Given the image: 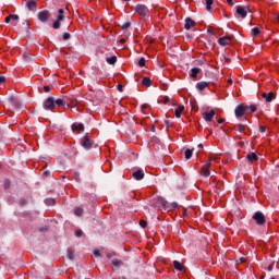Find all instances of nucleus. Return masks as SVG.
Wrapping results in <instances>:
<instances>
[{
  "mask_svg": "<svg viewBox=\"0 0 279 279\" xmlns=\"http://www.w3.org/2000/svg\"><path fill=\"white\" fill-rule=\"evenodd\" d=\"M153 206H155V208H165V210H167V208H169V203L162 197V196H157L154 199Z\"/></svg>",
  "mask_w": 279,
  "mask_h": 279,
  "instance_id": "obj_1",
  "label": "nucleus"
},
{
  "mask_svg": "<svg viewBox=\"0 0 279 279\" xmlns=\"http://www.w3.org/2000/svg\"><path fill=\"white\" fill-rule=\"evenodd\" d=\"M53 108H56V98H53V96H50L44 101V109L53 110Z\"/></svg>",
  "mask_w": 279,
  "mask_h": 279,
  "instance_id": "obj_2",
  "label": "nucleus"
},
{
  "mask_svg": "<svg viewBox=\"0 0 279 279\" xmlns=\"http://www.w3.org/2000/svg\"><path fill=\"white\" fill-rule=\"evenodd\" d=\"M247 110H250V107L239 105L234 110V114H235L236 119H241V117H243V114H245V112H247Z\"/></svg>",
  "mask_w": 279,
  "mask_h": 279,
  "instance_id": "obj_3",
  "label": "nucleus"
},
{
  "mask_svg": "<svg viewBox=\"0 0 279 279\" xmlns=\"http://www.w3.org/2000/svg\"><path fill=\"white\" fill-rule=\"evenodd\" d=\"M135 12L140 16H147V14H149V9L145 4H137L135 7Z\"/></svg>",
  "mask_w": 279,
  "mask_h": 279,
  "instance_id": "obj_4",
  "label": "nucleus"
},
{
  "mask_svg": "<svg viewBox=\"0 0 279 279\" xmlns=\"http://www.w3.org/2000/svg\"><path fill=\"white\" fill-rule=\"evenodd\" d=\"M247 12H252L250 10V7H247V5H245V7L238 5L236 7V14H239L241 16V19H245L247 16Z\"/></svg>",
  "mask_w": 279,
  "mask_h": 279,
  "instance_id": "obj_5",
  "label": "nucleus"
},
{
  "mask_svg": "<svg viewBox=\"0 0 279 279\" xmlns=\"http://www.w3.org/2000/svg\"><path fill=\"white\" fill-rule=\"evenodd\" d=\"M254 221L257 223V226H263L265 223V215L260 211H257L253 215Z\"/></svg>",
  "mask_w": 279,
  "mask_h": 279,
  "instance_id": "obj_6",
  "label": "nucleus"
},
{
  "mask_svg": "<svg viewBox=\"0 0 279 279\" xmlns=\"http://www.w3.org/2000/svg\"><path fill=\"white\" fill-rule=\"evenodd\" d=\"M37 19H38V21H40V23H49V11L44 10V11L39 12L37 14Z\"/></svg>",
  "mask_w": 279,
  "mask_h": 279,
  "instance_id": "obj_7",
  "label": "nucleus"
},
{
  "mask_svg": "<svg viewBox=\"0 0 279 279\" xmlns=\"http://www.w3.org/2000/svg\"><path fill=\"white\" fill-rule=\"evenodd\" d=\"M82 147H84V149H90L93 147V142L90 141V136H88V134L83 137Z\"/></svg>",
  "mask_w": 279,
  "mask_h": 279,
  "instance_id": "obj_8",
  "label": "nucleus"
},
{
  "mask_svg": "<svg viewBox=\"0 0 279 279\" xmlns=\"http://www.w3.org/2000/svg\"><path fill=\"white\" fill-rule=\"evenodd\" d=\"M203 119H205V121L207 123H210V121H213V119H215V110H210V112L205 111L202 113Z\"/></svg>",
  "mask_w": 279,
  "mask_h": 279,
  "instance_id": "obj_9",
  "label": "nucleus"
},
{
  "mask_svg": "<svg viewBox=\"0 0 279 279\" xmlns=\"http://www.w3.org/2000/svg\"><path fill=\"white\" fill-rule=\"evenodd\" d=\"M230 40H232V36H225L218 39V45L220 47H228L230 45Z\"/></svg>",
  "mask_w": 279,
  "mask_h": 279,
  "instance_id": "obj_10",
  "label": "nucleus"
},
{
  "mask_svg": "<svg viewBox=\"0 0 279 279\" xmlns=\"http://www.w3.org/2000/svg\"><path fill=\"white\" fill-rule=\"evenodd\" d=\"M210 161H208L207 163H205L202 168V175L204 178H209L210 175Z\"/></svg>",
  "mask_w": 279,
  "mask_h": 279,
  "instance_id": "obj_11",
  "label": "nucleus"
},
{
  "mask_svg": "<svg viewBox=\"0 0 279 279\" xmlns=\"http://www.w3.org/2000/svg\"><path fill=\"white\" fill-rule=\"evenodd\" d=\"M263 99H265V101H267V104H271V101H274V99H276V96L274 95L272 92L267 93H263L262 94Z\"/></svg>",
  "mask_w": 279,
  "mask_h": 279,
  "instance_id": "obj_12",
  "label": "nucleus"
},
{
  "mask_svg": "<svg viewBox=\"0 0 279 279\" xmlns=\"http://www.w3.org/2000/svg\"><path fill=\"white\" fill-rule=\"evenodd\" d=\"M132 178H134V180L141 181V180H143V178H145V172H143V170L138 169V170L132 172Z\"/></svg>",
  "mask_w": 279,
  "mask_h": 279,
  "instance_id": "obj_13",
  "label": "nucleus"
},
{
  "mask_svg": "<svg viewBox=\"0 0 279 279\" xmlns=\"http://www.w3.org/2000/svg\"><path fill=\"white\" fill-rule=\"evenodd\" d=\"M191 27H195V21L191 17L185 19L184 29H191Z\"/></svg>",
  "mask_w": 279,
  "mask_h": 279,
  "instance_id": "obj_14",
  "label": "nucleus"
},
{
  "mask_svg": "<svg viewBox=\"0 0 279 279\" xmlns=\"http://www.w3.org/2000/svg\"><path fill=\"white\" fill-rule=\"evenodd\" d=\"M201 72H202V69H199V68H192L191 69V73H190V77L195 80V78H197V74H199Z\"/></svg>",
  "mask_w": 279,
  "mask_h": 279,
  "instance_id": "obj_15",
  "label": "nucleus"
},
{
  "mask_svg": "<svg viewBox=\"0 0 279 279\" xmlns=\"http://www.w3.org/2000/svg\"><path fill=\"white\" fill-rule=\"evenodd\" d=\"M72 132H75L76 130L78 131V132H84V124L83 123H73L72 124Z\"/></svg>",
  "mask_w": 279,
  "mask_h": 279,
  "instance_id": "obj_16",
  "label": "nucleus"
},
{
  "mask_svg": "<svg viewBox=\"0 0 279 279\" xmlns=\"http://www.w3.org/2000/svg\"><path fill=\"white\" fill-rule=\"evenodd\" d=\"M182 112H184V106L181 105L174 110V114L177 119H180L182 117Z\"/></svg>",
  "mask_w": 279,
  "mask_h": 279,
  "instance_id": "obj_17",
  "label": "nucleus"
},
{
  "mask_svg": "<svg viewBox=\"0 0 279 279\" xmlns=\"http://www.w3.org/2000/svg\"><path fill=\"white\" fill-rule=\"evenodd\" d=\"M196 88L197 90H205L206 88H208V82H198L196 84Z\"/></svg>",
  "mask_w": 279,
  "mask_h": 279,
  "instance_id": "obj_18",
  "label": "nucleus"
},
{
  "mask_svg": "<svg viewBox=\"0 0 279 279\" xmlns=\"http://www.w3.org/2000/svg\"><path fill=\"white\" fill-rule=\"evenodd\" d=\"M120 267H123V262L120 259H112V268L119 269Z\"/></svg>",
  "mask_w": 279,
  "mask_h": 279,
  "instance_id": "obj_19",
  "label": "nucleus"
},
{
  "mask_svg": "<svg viewBox=\"0 0 279 279\" xmlns=\"http://www.w3.org/2000/svg\"><path fill=\"white\" fill-rule=\"evenodd\" d=\"M250 162H256L258 160V155L256 153H251L246 156Z\"/></svg>",
  "mask_w": 279,
  "mask_h": 279,
  "instance_id": "obj_20",
  "label": "nucleus"
},
{
  "mask_svg": "<svg viewBox=\"0 0 279 279\" xmlns=\"http://www.w3.org/2000/svg\"><path fill=\"white\" fill-rule=\"evenodd\" d=\"M26 8L28 9V10H36V1L35 0H28L27 2H26Z\"/></svg>",
  "mask_w": 279,
  "mask_h": 279,
  "instance_id": "obj_21",
  "label": "nucleus"
},
{
  "mask_svg": "<svg viewBox=\"0 0 279 279\" xmlns=\"http://www.w3.org/2000/svg\"><path fill=\"white\" fill-rule=\"evenodd\" d=\"M23 59L25 60V62H34V54H29L27 52L23 53Z\"/></svg>",
  "mask_w": 279,
  "mask_h": 279,
  "instance_id": "obj_22",
  "label": "nucleus"
},
{
  "mask_svg": "<svg viewBox=\"0 0 279 279\" xmlns=\"http://www.w3.org/2000/svg\"><path fill=\"white\" fill-rule=\"evenodd\" d=\"M142 85L146 86V88H149V86H151V80L149 77H144L142 80Z\"/></svg>",
  "mask_w": 279,
  "mask_h": 279,
  "instance_id": "obj_23",
  "label": "nucleus"
},
{
  "mask_svg": "<svg viewBox=\"0 0 279 279\" xmlns=\"http://www.w3.org/2000/svg\"><path fill=\"white\" fill-rule=\"evenodd\" d=\"M173 267H174V269H177V271H182V269H184L182 264H180V262H178V260L173 262Z\"/></svg>",
  "mask_w": 279,
  "mask_h": 279,
  "instance_id": "obj_24",
  "label": "nucleus"
},
{
  "mask_svg": "<svg viewBox=\"0 0 279 279\" xmlns=\"http://www.w3.org/2000/svg\"><path fill=\"white\" fill-rule=\"evenodd\" d=\"M106 62H108V64H117V56L108 57Z\"/></svg>",
  "mask_w": 279,
  "mask_h": 279,
  "instance_id": "obj_25",
  "label": "nucleus"
},
{
  "mask_svg": "<svg viewBox=\"0 0 279 279\" xmlns=\"http://www.w3.org/2000/svg\"><path fill=\"white\" fill-rule=\"evenodd\" d=\"M184 156L186 160H191L193 158V149H186Z\"/></svg>",
  "mask_w": 279,
  "mask_h": 279,
  "instance_id": "obj_26",
  "label": "nucleus"
},
{
  "mask_svg": "<svg viewBox=\"0 0 279 279\" xmlns=\"http://www.w3.org/2000/svg\"><path fill=\"white\" fill-rule=\"evenodd\" d=\"M74 215H75L76 217H82V215H84V209H82V207H76V208L74 209Z\"/></svg>",
  "mask_w": 279,
  "mask_h": 279,
  "instance_id": "obj_27",
  "label": "nucleus"
},
{
  "mask_svg": "<svg viewBox=\"0 0 279 279\" xmlns=\"http://www.w3.org/2000/svg\"><path fill=\"white\" fill-rule=\"evenodd\" d=\"M66 100L64 98L54 99V106H64Z\"/></svg>",
  "mask_w": 279,
  "mask_h": 279,
  "instance_id": "obj_28",
  "label": "nucleus"
},
{
  "mask_svg": "<svg viewBox=\"0 0 279 279\" xmlns=\"http://www.w3.org/2000/svg\"><path fill=\"white\" fill-rule=\"evenodd\" d=\"M260 35V29L258 27H255L251 31V36L254 38L256 36Z\"/></svg>",
  "mask_w": 279,
  "mask_h": 279,
  "instance_id": "obj_29",
  "label": "nucleus"
},
{
  "mask_svg": "<svg viewBox=\"0 0 279 279\" xmlns=\"http://www.w3.org/2000/svg\"><path fill=\"white\" fill-rule=\"evenodd\" d=\"M206 1V10L210 12L213 10V3H215V0H205Z\"/></svg>",
  "mask_w": 279,
  "mask_h": 279,
  "instance_id": "obj_30",
  "label": "nucleus"
},
{
  "mask_svg": "<svg viewBox=\"0 0 279 279\" xmlns=\"http://www.w3.org/2000/svg\"><path fill=\"white\" fill-rule=\"evenodd\" d=\"M45 204H46V206H54L56 199H53V198H46L45 199Z\"/></svg>",
  "mask_w": 279,
  "mask_h": 279,
  "instance_id": "obj_31",
  "label": "nucleus"
},
{
  "mask_svg": "<svg viewBox=\"0 0 279 279\" xmlns=\"http://www.w3.org/2000/svg\"><path fill=\"white\" fill-rule=\"evenodd\" d=\"M13 106L15 110H21V108H23V102H21V100H17Z\"/></svg>",
  "mask_w": 279,
  "mask_h": 279,
  "instance_id": "obj_32",
  "label": "nucleus"
},
{
  "mask_svg": "<svg viewBox=\"0 0 279 279\" xmlns=\"http://www.w3.org/2000/svg\"><path fill=\"white\" fill-rule=\"evenodd\" d=\"M73 178H74L75 182H78V183L82 182V178L80 177V172H74Z\"/></svg>",
  "mask_w": 279,
  "mask_h": 279,
  "instance_id": "obj_33",
  "label": "nucleus"
},
{
  "mask_svg": "<svg viewBox=\"0 0 279 279\" xmlns=\"http://www.w3.org/2000/svg\"><path fill=\"white\" fill-rule=\"evenodd\" d=\"M130 27H132V23L125 22V23L121 26V29L125 31V29H130Z\"/></svg>",
  "mask_w": 279,
  "mask_h": 279,
  "instance_id": "obj_34",
  "label": "nucleus"
},
{
  "mask_svg": "<svg viewBox=\"0 0 279 279\" xmlns=\"http://www.w3.org/2000/svg\"><path fill=\"white\" fill-rule=\"evenodd\" d=\"M68 258L69 260H75V255H73V252H71V250H68Z\"/></svg>",
  "mask_w": 279,
  "mask_h": 279,
  "instance_id": "obj_35",
  "label": "nucleus"
},
{
  "mask_svg": "<svg viewBox=\"0 0 279 279\" xmlns=\"http://www.w3.org/2000/svg\"><path fill=\"white\" fill-rule=\"evenodd\" d=\"M17 100H19V98H16L15 96L9 97V101H10V104H12V106L15 105Z\"/></svg>",
  "mask_w": 279,
  "mask_h": 279,
  "instance_id": "obj_36",
  "label": "nucleus"
},
{
  "mask_svg": "<svg viewBox=\"0 0 279 279\" xmlns=\"http://www.w3.org/2000/svg\"><path fill=\"white\" fill-rule=\"evenodd\" d=\"M235 128H236L238 132H244L245 131V125H243V124H238V125H235Z\"/></svg>",
  "mask_w": 279,
  "mask_h": 279,
  "instance_id": "obj_37",
  "label": "nucleus"
},
{
  "mask_svg": "<svg viewBox=\"0 0 279 279\" xmlns=\"http://www.w3.org/2000/svg\"><path fill=\"white\" fill-rule=\"evenodd\" d=\"M60 23L61 22H58V20H56L52 24L53 29H60Z\"/></svg>",
  "mask_w": 279,
  "mask_h": 279,
  "instance_id": "obj_38",
  "label": "nucleus"
},
{
  "mask_svg": "<svg viewBox=\"0 0 279 279\" xmlns=\"http://www.w3.org/2000/svg\"><path fill=\"white\" fill-rule=\"evenodd\" d=\"M62 39L63 40H70L71 39V34L70 33H64Z\"/></svg>",
  "mask_w": 279,
  "mask_h": 279,
  "instance_id": "obj_39",
  "label": "nucleus"
},
{
  "mask_svg": "<svg viewBox=\"0 0 279 279\" xmlns=\"http://www.w3.org/2000/svg\"><path fill=\"white\" fill-rule=\"evenodd\" d=\"M138 66H145V58H141L140 60H138Z\"/></svg>",
  "mask_w": 279,
  "mask_h": 279,
  "instance_id": "obj_40",
  "label": "nucleus"
},
{
  "mask_svg": "<svg viewBox=\"0 0 279 279\" xmlns=\"http://www.w3.org/2000/svg\"><path fill=\"white\" fill-rule=\"evenodd\" d=\"M245 260H247L245 257H240L236 259V265H241V263H245Z\"/></svg>",
  "mask_w": 279,
  "mask_h": 279,
  "instance_id": "obj_41",
  "label": "nucleus"
},
{
  "mask_svg": "<svg viewBox=\"0 0 279 279\" xmlns=\"http://www.w3.org/2000/svg\"><path fill=\"white\" fill-rule=\"evenodd\" d=\"M248 110H251V112H256L257 108L254 105L247 106Z\"/></svg>",
  "mask_w": 279,
  "mask_h": 279,
  "instance_id": "obj_42",
  "label": "nucleus"
},
{
  "mask_svg": "<svg viewBox=\"0 0 279 279\" xmlns=\"http://www.w3.org/2000/svg\"><path fill=\"white\" fill-rule=\"evenodd\" d=\"M140 226H141V228H147V221L141 220Z\"/></svg>",
  "mask_w": 279,
  "mask_h": 279,
  "instance_id": "obj_43",
  "label": "nucleus"
},
{
  "mask_svg": "<svg viewBox=\"0 0 279 279\" xmlns=\"http://www.w3.org/2000/svg\"><path fill=\"white\" fill-rule=\"evenodd\" d=\"M20 205L21 206H27V201L25 198L20 199Z\"/></svg>",
  "mask_w": 279,
  "mask_h": 279,
  "instance_id": "obj_44",
  "label": "nucleus"
},
{
  "mask_svg": "<svg viewBox=\"0 0 279 279\" xmlns=\"http://www.w3.org/2000/svg\"><path fill=\"white\" fill-rule=\"evenodd\" d=\"M9 16L12 21H19V15L16 14H10Z\"/></svg>",
  "mask_w": 279,
  "mask_h": 279,
  "instance_id": "obj_45",
  "label": "nucleus"
},
{
  "mask_svg": "<svg viewBox=\"0 0 279 279\" xmlns=\"http://www.w3.org/2000/svg\"><path fill=\"white\" fill-rule=\"evenodd\" d=\"M44 90H45V93H50L51 92V86L45 85Z\"/></svg>",
  "mask_w": 279,
  "mask_h": 279,
  "instance_id": "obj_46",
  "label": "nucleus"
},
{
  "mask_svg": "<svg viewBox=\"0 0 279 279\" xmlns=\"http://www.w3.org/2000/svg\"><path fill=\"white\" fill-rule=\"evenodd\" d=\"M82 234H84V232L82 230L75 231V236L80 238V236H82Z\"/></svg>",
  "mask_w": 279,
  "mask_h": 279,
  "instance_id": "obj_47",
  "label": "nucleus"
},
{
  "mask_svg": "<svg viewBox=\"0 0 279 279\" xmlns=\"http://www.w3.org/2000/svg\"><path fill=\"white\" fill-rule=\"evenodd\" d=\"M57 21L62 23V21H64V15H58Z\"/></svg>",
  "mask_w": 279,
  "mask_h": 279,
  "instance_id": "obj_48",
  "label": "nucleus"
},
{
  "mask_svg": "<svg viewBox=\"0 0 279 279\" xmlns=\"http://www.w3.org/2000/svg\"><path fill=\"white\" fill-rule=\"evenodd\" d=\"M48 175H51V171L49 170L44 171V178H48Z\"/></svg>",
  "mask_w": 279,
  "mask_h": 279,
  "instance_id": "obj_49",
  "label": "nucleus"
},
{
  "mask_svg": "<svg viewBox=\"0 0 279 279\" xmlns=\"http://www.w3.org/2000/svg\"><path fill=\"white\" fill-rule=\"evenodd\" d=\"M94 256H96V257L101 256V253H99V250H95V251H94Z\"/></svg>",
  "mask_w": 279,
  "mask_h": 279,
  "instance_id": "obj_50",
  "label": "nucleus"
},
{
  "mask_svg": "<svg viewBox=\"0 0 279 279\" xmlns=\"http://www.w3.org/2000/svg\"><path fill=\"white\" fill-rule=\"evenodd\" d=\"M58 14H59V16H64V10L63 9H59L58 10Z\"/></svg>",
  "mask_w": 279,
  "mask_h": 279,
  "instance_id": "obj_51",
  "label": "nucleus"
},
{
  "mask_svg": "<svg viewBox=\"0 0 279 279\" xmlns=\"http://www.w3.org/2000/svg\"><path fill=\"white\" fill-rule=\"evenodd\" d=\"M4 187H5V189H10V181H9V180H5V181H4Z\"/></svg>",
  "mask_w": 279,
  "mask_h": 279,
  "instance_id": "obj_52",
  "label": "nucleus"
},
{
  "mask_svg": "<svg viewBox=\"0 0 279 279\" xmlns=\"http://www.w3.org/2000/svg\"><path fill=\"white\" fill-rule=\"evenodd\" d=\"M5 84V76H0V85Z\"/></svg>",
  "mask_w": 279,
  "mask_h": 279,
  "instance_id": "obj_53",
  "label": "nucleus"
},
{
  "mask_svg": "<svg viewBox=\"0 0 279 279\" xmlns=\"http://www.w3.org/2000/svg\"><path fill=\"white\" fill-rule=\"evenodd\" d=\"M267 131V129L265 126H259V132L265 133Z\"/></svg>",
  "mask_w": 279,
  "mask_h": 279,
  "instance_id": "obj_54",
  "label": "nucleus"
},
{
  "mask_svg": "<svg viewBox=\"0 0 279 279\" xmlns=\"http://www.w3.org/2000/svg\"><path fill=\"white\" fill-rule=\"evenodd\" d=\"M118 90H119V93H123V85L119 84L118 85Z\"/></svg>",
  "mask_w": 279,
  "mask_h": 279,
  "instance_id": "obj_55",
  "label": "nucleus"
},
{
  "mask_svg": "<svg viewBox=\"0 0 279 279\" xmlns=\"http://www.w3.org/2000/svg\"><path fill=\"white\" fill-rule=\"evenodd\" d=\"M147 108H149V105H148V104L142 105V110H147Z\"/></svg>",
  "mask_w": 279,
  "mask_h": 279,
  "instance_id": "obj_56",
  "label": "nucleus"
},
{
  "mask_svg": "<svg viewBox=\"0 0 279 279\" xmlns=\"http://www.w3.org/2000/svg\"><path fill=\"white\" fill-rule=\"evenodd\" d=\"M268 271H274V263L268 266Z\"/></svg>",
  "mask_w": 279,
  "mask_h": 279,
  "instance_id": "obj_57",
  "label": "nucleus"
},
{
  "mask_svg": "<svg viewBox=\"0 0 279 279\" xmlns=\"http://www.w3.org/2000/svg\"><path fill=\"white\" fill-rule=\"evenodd\" d=\"M207 33H209L210 36H215V32H213V28H208V29H207Z\"/></svg>",
  "mask_w": 279,
  "mask_h": 279,
  "instance_id": "obj_58",
  "label": "nucleus"
},
{
  "mask_svg": "<svg viewBox=\"0 0 279 279\" xmlns=\"http://www.w3.org/2000/svg\"><path fill=\"white\" fill-rule=\"evenodd\" d=\"M10 21H12V19L9 15V16L5 17L4 23H10Z\"/></svg>",
  "mask_w": 279,
  "mask_h": 279,
  "instance_id": "obj_59",
  "label": "nucleus"
},
{
  "mask_svg": "<svg viewBox=\"0 0 279 279\" xmlns=\"http://www.w3.org/2000/svg\"><path fill=\"white\" fill-rule=\"evenodd\" d=\"M171 208H173V209H174V208H178V203H172V204H171Z\"/></svg>",
  "mask_w": 279,
  "mask_h": 279,
  "instance_id": "obj_60",
  "label": "nucleus"
},
{
  "mask_svg": "<svg viewBox=\"0 0 279 279\" xmlns=\"http://www.w3.org/2000/svg\"><path fill=\"white\" fill-rule=\"evenodd\" d=\"M227 3H229V5H234V1L233 0H227Z\"/></svg>",
  "mask_w": 279,
  "mask_h": 279,
  "instance_id": "obj_61",
  "label": "nucleus"
},
{
  "mask_svg": "<svg viewBox=\"0 0 279 279\" xmlns=\"http://www.w3.org/2000/svg\"><path fill=\"white\" fill-rule=\"evenodd\" d=\"M218 123H219V124L226 123V119H219V120H218Z\"/></svg>",
  "mask_w": 279,
  "mask_h": 279,
  "instance_id": "obj_62",
  "label": "nucleus"
},
{
  "mask_svg": "<svg viewBox=\"0 0 279 279\" xmlns=\"http://www.w3.org/2000/svg\"><path fill=\"white\" fill-rule=\"evenodd\" d=\"M197 148H198V149H204V144H198V145H197Z\"/></svg>",
  "mask_w": 279,
  "mask_h": 279,
  "instance_id": "obj_63",
  "label": "nucleus"
},
{
  "mask_svg": "<svg viewBox=\"0 0 279 279\" xmlns=\"http://www.w3.org/2000/svg\"><path fill=\"white\" fill-rule=\"evenodd\" d=\"M70 104H72V106H74V104H77V99H75V100H71V102Z\"/></svg>",
  "mask_w": 279,
  "mask_h": 279,
  "instance_id": "obj_64",
  "label": "nucleus"
}]
</instances>
